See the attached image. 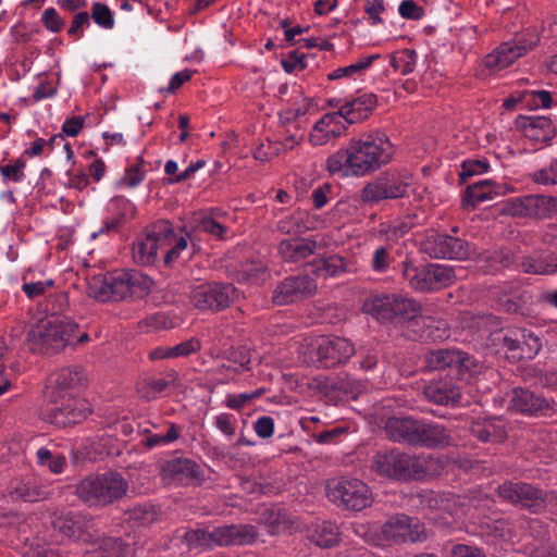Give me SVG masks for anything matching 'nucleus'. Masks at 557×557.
Here are the masks:
<instances>
[{
	"label": "nucleus",
	"instance_id": "f257e3e1",
	"mask_svg": "<svg viewBox=\"0 0 557 557\" xmlns=\"http://www.w3.org/2000/svg\"><path fill=\"white\" fill-rule=\"evenodd\" d=\"M393 154L394 146L384 133L367 134L329 156L326 170L344 177L363 176L388 163Z\"/></svg>",
	"mask_w": 557,
	"mask_h": 557
},
{
	"label": "nucleus",
	"instance_id": "f03ea898",
	"mask_svg": "<svg viewBox=\"0 0 557 557\" xmlns=\"http://www.w3.org/2000/svg\"><path fill=\"white\" fill-rule=\"evenodd\" d=\"M152 280L137 270H114L96 276L89 283V294L100 301L143 298L151 290Z\"/></svg>",
	"mask_w": 557,
	"mask_h": 557
},
{
	"label": "nucleus",
	"instance_id": "7ed1b4c3",
	"mask_svg": "<svg viewBox=\"0 0 557 557\" xmlns=\"http://www.w3.org/2000/svg\"><path fill=\"white\" fill-rule=\"evenodd\" d=\"M360 528L364 530V541L375 546L422 543L429 537L424 523L407 515L393 516L382 525Z\"/></svg>",
	"mask_w": 557,
	"mask_h": 557
},
{
	"label": "nucleus",
	"instance_id": "20e7f679",
	"mask_svg": "<svg viewBox=\"0 0 557 557\" xmlns=\"http://www.w3.org/2000/svg\"><path fill=\"white\" fill-rule=\"evenodd\" d=\"M128 482L113 471L96 473L82 479L75 487L76 496L89 506L104 507L126 495Z\"/></svg>",
	"mask_w": 557,
	"mask_h": 557
},
{
	"label": "nucleus",
	"instance_id": "39448f33",
	"mask_svg": "<svg viewBox=\"0 0 557 557\" xmlns=\"http://www.w3.org/2000/svg\"><path fill=\"white\" fill-rule=\"evenodd\" d=\"M78 325L61 318H46L27 333V345L33 352L52 355L74 343Z\"/></svg>",
	"mask_w": 557,
	"mask_h": 557
},
{
	"label": "nucleus",
	"instance_id": "423d86ee",
	"mask_svg": "<svg viewBox=\"0 0 557 557\" xmlns=\"http://www.w3.org/2000/svg\"><path fill=\"white\" fill-rule=\"evenodd\" d=\"M326 496L343 510L361 511L373 503L371 488L357 478H335L327 481Z\"/></svg>",
	"mask_w": 557,
	"mask_h": 557
},
{
	"label": "nucleus",
	"instance_id": "0eeeda50",
	"mask_svg": "<svg viewBox=\"0 0 557 557\" xmlns=\"http://www.w3.org/2000/svg\"><path fill=\"white\" fill-rule=\"evenodd\" d=\"M401 265L404 278L417 292H437L453 285L456 281V274L448 265L429 263L418 267L409 259L404 260Z\"/></svg>",
	"mask_w": 557,
	"mask_h": 557
},
{
	"label": "nucleus",
	"instance_id": "6e6552de",
	"mask_svg": "<svg viewBox=\"0 0 557 557\" xmlns=\"http://www.w3.org/2000/svg\"><path fill=\"white\" fill-rule=\"evenodd\" d=\"M412 181L413 177L408 171L391 170L381 173L362 188L360 199L364 203L372 205L382 200L404 198L407 196Z\"/></svg>",
	"mask_w": 557,
	"mask_h": 557
},
{
	"label": "nucleus",
	"instance_id": "1a4fd4ad",
	"mask_svg": "<svg viewBox=\"0 0 557 557\" xmlns=\"http://www.w3.org/2000/svg\"><path fill=\"white\" fill-rule=\"evenodd\" d=\"M371 314L379 321H411L423 313L419 301L405 295H383L375 297L370 306Z\"/></svg>",
	"mask_w": 557,
	"mask_h": 557
},
{
	"label": "nucleus",
	"instance_id": "9d476101",
	"mask_svg": "<svg viewBox=\"0 0 557 557\" xmlns=\"http://www.w3.org/2000/svg\"><path fill=\"white\" fill-rule=\"evenodd\" d=\"M498 496L510 504L518 505L533 513L542 512L548 503L554 500L555 493H545L525 482L505 481L497 487Z\"/></svg>",
	"mask_w": 557,
	"mask_h": 557
},
{
	"label": "nucleus",
	"instance_id": "9b49d317",
	"mask_svg": "<svg viewBox=\"0 0 557 557\" xmlns=\"http://www.w3.org/2000/svg\"><path fill=\"white\" fill-rule=\"evenodd\" d=\"M355 355L354 344L343 337L321 336L309 350V360L320 368H333L347 362Z\"/></svg>",
	"mask_w": 557,
	"mask_h": 557
},
{
	"label": "nucleus",
	"instance_id": "f8f14e48",
	"mask_svg": "<svg viewBox=\"0 0 557 557\" xmlns=\"http://www.w3.org/2000/svg\"><path fill=\"white\" fill-rule=\"evenodd\" d=\"M238 298L237 288L230 283H205L193 287L189 302L201 311H221Z\"/></svg>",
	"mask_w": 557,
	"mask_h": 557
},
{
	"label": "nucleus",
	"instance_id": "ddd939ff",
	"mask_svg": "<svg viewBox=\"0 0 557 557\" xmlns=\"http://www.w3.org/2000/svg\"><path fill=\"white\" fill-rule=\"evenodd\" d=\"M506 210L516 218L533 220L557 219V196L530 194L515 197L507 201Z\"/></svg>",
	"mask_w": 557,
	"mask_h": 557
},
{
	"label": "nucleus",
	"instance_id": "4468645a",
	"mask_svg": "<svg viewBox=\"0 0 557 557\" xmlns=\"http://www.w3.org/2000/svg\"><path fill=\"white\" fill-rule=\"evenodd\" d=\"M174 230L169 221L153 223L147 233L139 237L133 246V256L139 264H152L157 260L159 249L171 243Z\"/></svg>",
	"mask_w": 557,
	"mask_h": 557
},
{
	"label": "nucleus",
	"instance_id": "2eb2a0df",
	"mask_svg": "<svg viewBox=\"0 0 557 557\" xmlns=\"http://www.w3.org/2000/svg\"><path fill=\"white\" fill-rule=\"evenodd\" d=\"M420 249L434 259L465 260L471 255L468 242L447 234L429 231L420 242Z\"/></svg>",
	"mask_w": 557,
	"mask_h": 557
},
{
	"label": "nucleus",
	"instance_id": "dca6fc26",
	"mask_svg": "<svg viewBox=\"0 0 557 557\" xmlns=\"http://www.w3.org/2000/svg\"><path fill=\"white\" fill-rule=\"evenodd\" d=\"M425 367L431 371L455 369L458 375L480 373L482 364L469 354L458 349H436L424 356Z\"/></svg>",
	"mask_w": 557,
	"mask_h": 557
},
{
	"label": "nucleus",
	"instance_id": "f3484780",
	"mask_svg": "<svg viewBox=\"0 0 557 557\" xmlns=\"http://www.w3.org/2000/svg\"><path fill=\"white\" fill-rule=\"evenodd\" d=\"M507 359L520 361L533 359L542 348L541 338L532 331L521 327L507 330L502 339Z\"/></svg>",
	"mask_w": 557,
	"mask_h": 557
},
{
	"label": "nucleus",
	"instance_id": "a211bd4d",
	"mask_svg": "<svg viewBox=\"0 0 557 557\" xmlns=\"http://www.w3.org/2000/svg\"><path fill=\"white\" fill-rule=\"evenodd\" d=\"M42 412V419L58 428H66L83 422L90 414L89 404L73 396L60 399Z\"/></svg>",
	"mask_w": 557,
	"mask_h": 557
},
{
	"label": "nucleus",
	"instance_id": "6ab92c4d",
	"mask_svg": "<svg viewBox=\"0 0 557 557\" xmlns=\"http://www.w3.org/2000/svg\"><path fill=\"white\" fill-rule=\"evenodd\" d=\"M413 455L397 449L377 453L372 469L381 476L400 481L413 480Z\"/></svg>",
	"mask_w": 557,
	"mask_h": 557
},
{
	"label": "nucleus",
	"instance_id": "aec40b11",
	"mask_svg": "<svg viewBox=\"0 0 557 557\" xmlns=\"http://www.w3.org/2000/svg\"><path fill=\"white\" fill-rule=\"evenodd\" d=\"M315 292L317 284L310 276H289L276 286L272 300L278 306H284L311 297Z\"/></svg>",
	"mask_w": 557,
	"mask_h": 557
},
{
	"label": "nucleus",
	"instance_id": "412c9836",
	"mask_svg": "<svg viewBox=\"0 0 557 557\" xmlns=\"http://www.w3.org/2000/svg\"><path fill=\"white\" fill-rule=\"evenodd\" d=\"M86 379L79 368H62L49 377L50 398L53 403L72 396L73 392L79 391L85 385Z\"/></svg>",
	"mask_w": 557,
	"mask_h": 557
},
{
	"label": "nucleus",
	"instance_id": "4be33fe9",
	"mask_svg": "<svg viewBox=\"0 0 557 557\" xmlns=\"http://www.w3.org/2000/svg\"><path fill=\"white\" fill-rule=\"evenodd\" d=\"M159 474L165 484H175L188 480H199L203 472L195 460L177 457L163 461L160 465Z\"/></svg>",
	"mask_w": 557,
	"mask_h": 557
},
{
	"label": "nucleus",
	"instance_id": "5701e85b",
	"mask_svg": "<svg viewBox=\"0 0 557 557\" xmlns=\"http://www.w3.org/2000/svg\"><path fill=\"white\" fill-rule=\"evenodd\" d=\"M51 523L55 531L70 540L90 542L92 539L88 531L90 519L79 512L57 513Z\"/></svg>",
	"mask_w": 557,
	"mask_h": 557
},
{
	"label": "nucleus",
	"instance_id": "b1692460",
	"mask_svg": "<svg viewBox=\"0 0 557 557\" xmlns=\"http://www.w3.org/2000/svg\"><path fill=\"white\" fill-rule=\"evenodd\" d=\"M512 187L505 183H498L493 180H482L467 187L462 197V207L474 209L480 203L493 200L498 196H504L512 191Z\"/></svg>",
	"mask_w": 557,
	"mask_h": 557
},
{
	"label": "nucleus",
	"instance_id": "393cba45",
	"mask_svg": "<svg viewBox=\"0 0 557 557\" xmlns=\"http://www.w3.org/2000/svg\"><path fill=\"white\" fill-rule=\"evenodd\" d=\"M50 496V490L47 485L35 478H24L11 482L7 497L12 502H41Z\"/></svg>",
	"mask_w": 557,
	"mask_h": 557
},
{
	"label": "nucleus",
	"instance_id": "a878e982",
	"mask_svg": "<svg viewBox=\"0 0 557 557\" xmlns=\"http://www.w3.org/2000/svg\"><path fill=\"white\" fill-rule=\"evenodd\" d=\"M346 125L337 112L326 113L315 122L309 135V141L313 146H323L342 136Z\"/></svg>",
	"mask_w": 557,
	"mask_h": 557
},
{
	"label": "nucleus",
	"instance_id": "bb28decb",
	"mask_svg": "<svg viewBox=\"0 0 557 557\" xmlns=\"http://www.w3.org/2000/svg\"><path fill=\"white\" fill-rule=\"evenodd\" d=\"M318 248L314 239L308 237H290L282 239L277 245L280 258L287 263H297L312 256Z\"/></svg>",
	"mask_w": 557,
	"mask_h": 557
},
{
	"label": "nucleus",
	"instance_id": "cd10ccee",
	"mask_svg": "<svg viewBox=\"0 0 557 557\" xmlns=\"http://www.w3.org/2000/svg\"><path fill=\"white\" fill-rule=\"evenodd\" d=\"M453 442L450 432L442 424L419 420L414 446L437 448L449 446Z\"/></svg>",
	"mask_w": 557,
	"mask_h": 557
},
{
	"label": "nucleus",
	"instance_id": "c85d7f7f",
	"mask_svg": "<svg viewBox=\"0 0 557 557\" xmlns=\"http://www.w3.org/2000/svg\"><path fill=\"white\" fill-rule=\"evenodd\" d=\"M211 532L212 545H243L255 540L253 527L244 524L223 525L213 529Z\"/></svg>",
	"mask_w": 557,
	"mask_h": 557
},
{
	"label": "nucleus",
	"instance_id": "c756f323",
	"mask_svg": "<svg viewBox=\"0 0 557 557\" xmlns=\"http://www.w3.org/2000/svg\"><path fill=\"white\" fill-rule=\"evenodd\" d=\"M531 47L516 42H505L484 58V65L491 71H500L508 67L517 59L524 55Z\"/></svg>",
	"mask_w": 557,
	"mask_h": 557
},
{
	"label": "nucleus",
	"instance_id": "7c9ffc66",
	"mask_svg": "<svg viewBox=\"0 0 557 557\" xmlns=\"http://www.w3.org/2000/svg\"><path fill=\"white\" fill-rule=\"evenodd\" d=\"M423 393L428 400L442 406L457 405L461 398L460 387L450 380L431 381Z\"/></svg>",
	"mask_w": 557,
	"mask_h": 557
},
{
	"label": "nucleus",
	"instance_id": "2f4dec72",
	"mask_svg": "<svg viewBox=\"0 0 557 557\" xmlns=\"http://www.w3.org/2000/svg\"><path fill=\"white\" fill-rule=\"evenodd\" d=\"M519 268L528 274L553 275L557 273V252L533 251L521 259Z\"/></svg>",
	"mask_w": 557,
	"mask_h": 557
},
{
	"label": "nucleus",
	"instance_id": "473e14b6",
	"mask_svg": "<svg viewBox=\"0 0 557 557\" xmlns=\"http://www.w3.org/2000/svg\"><path fill=\"white\" fill-rule=\"evenodd\" d=\"M375 106L376 96L373 94H363L343 103L337 113L347 123L352 124L366 119Z\"/></svg>",
	"mask_w": 557,
	"mask_h": 557
},
{
	"label": "nucleus",
	"instance_id": "72a5a7b5",
	"mask_svg": "<svg viewBox=\"0 0 557 557\" xmlns=\"http://www.w3.org/2000/svg\"><path fill=\"white\" fill-rule=\"evenodd\" d=\"M470 431L484 443H500L507 437L505 424L499 418H479L471 423Z\"/></svg>",
	"mask_w": 557,
	"mask_h": 557
},
{
	"label": "nucleus",
	"instance_id": "f704fd0d",
	"mask_svg": "<svg viewBox=\"0 0 557 557\" xmlns=\"http://www.w3.org/2000/svg\"><path fill=\"white\" fill-rule=\"evenodd\" d=\"M419 420L410 417H392L384 426L386 436L394 442L413 445Z\"/></svg>",
	"mask_w": 557,
	"mask_h": 557
},
{
	"label": "nucleus",
	"instance_id": "c9c22d12",
	"mask_svg": "<svg viewBox=\"0 0 557 557\" xmlns=\"http://www.w3.org/2000/svg\"><path fill=\"white\" fill-rule=\"evenodd\" d=\"M524 136L535 143H546L555 135V127L546 116H524L519 121Z\"/></svg>",
	"mask_w": 557,
	"mask_h": 557
},
{
	"label": "nucleus",
	"instance_id": "e433bc0d",
	"mask_svg": "<svg viewBox=\"0 0 557 557\" xmlns=\"http://www.w3.org/2000/svg\"><path fill=\"white\" fill-rule=\"evenodd\" d=\"M510 408L521 413L536 414L548 409V403L529 389L516 387L512 389Z\"/></svg>",
	"mask_w": 557,
	"mask_h": 557
},
{
	"label": "nucleus",
	"instance_id": "4c0bfd02",
	"mask_svg": "<svg viewBox=\"0 0 557 557\" xmlns=\"http://www.w3.org/2000/svg\"><path fill=\"white\" fill-rule=\"evenodd\" d=\"M311 272L322 278L335 277L350 271L348 262L338 255L320 258L310 263Z\"/></svg>",
	"mask_w": 557,
	"mask_h": 557
},
{
	"label": "nucleus",
	"instance_id": "58836bf2",
	"mask_svg": "<svg viewBox=\"0 0 557 557\" xmlns=\"http://www.w3.org/2000/svg\"><path fill=\"white\" fill-rule=\"evenodd\" d=\"M413 480H423L440 475L447 466L443 456H413Z\"/></svg>",
	"mask_w": 557,
	"mask_h": 557
},
{
	"label": "nucleus",
	"instance_id": "ea45409f",
	"mask_svg": "<svg viewBox=\"0 0 557 557\" xmlns=\"http://www.w3.org/2000/svg\"><path fill=\"white\" fill-rule=\"evenodd\" d=\"M175 380L176 372L172 371L162 377H151L138 382L136 391L141 399L150 401L158 398Z\"/></svg>",
	"mask_w": 557,
	"mask_h": 557
},
{
	"label": "nucleus",
	"instance_id": "a19ab883",
	"mask_svg": "<svg viewBox=\"0 0 557 557\" xmlns=\"http://www.w3.org/2000/svg\"><path fill=\"white\" fill-rule=\"evenodd\" d=\"M182 430L183 428L177 425L176 423L165 421L161 425L160 433H152L150 431H147V435L141 443L148 449H152L154 447L160 446H168L176 442L181 437Z\"/></svg>",
	"mask_w": 557,
	"mask_h": 557
},
{
	"label": "nucleus",
	"instance_id": "79ce46f5",
	"mask_svg": "<svg viewBox=\"0 0 557 557\" xmlns=\"http://www.w3.org/2000/svg\"><path fill=\"white\" fill-rule=\"evenodd\" d=\"M309 539L320 547H333L339 541L337 527L329 521L315 523L309 530Z\"/></svg>",
	"mask_w": 557,
	"mask_h": 557
},
{
	"label": "nucleus",
	"instance_id": "37998d69",
	"mask_svg": "<svg viewBox=\"0 0 557 557\" xmlns=\"http://www.w3.org/2000/svg\"><path fill=\"white\" fill-rule=\"evenodd\" d=\"M417 52L413 49H401L391 54V66L395 72L401 75H408L413 72L417 65Z\"/></svg>",
	"mask_w": 557,
	"mask_h": 557
},
{
	"label": "nucleus",
	"instance_id": "c03bdc74",
	"mask_svg": "<svg viewBox=\"0 0 557 557\" xmlns=\"http://www.w3.org/2000/svg\"><path fill=\"white\" fill-rule=\"evenodd\" d=\"M174 327L172 319L163 312H156L145 317L137 323V329L141 333H154L162 330Z\"/></svg>",
	"mask_w": 557,
	"mask_h": 557
},
{
	"label": "nucleus",
	"instance_id": "a18cd8bd",
	"mask_svg": "<svg viewBox=\"0 0 557 557\" xmlns=\"http://www.w3.org/2000/svg\"><path fill=\"white\" fill-rule=\"evenodd\" d=\"M26 160L23 157H18L12 160L10 163L2 165L0 169V175L3 184L9 183H22L26 178Z\"/></svg>",
	"mask_w": 557,
	"mask_h": 557
},
{
	"label": "nucleus",
	"instance_id": "49530a36",
	"mask_svg": "<svg viewBox=\"0 0 557 557\" xmlns=\"http://www.w3.org/2000/svg\"><path fill=\"white\" fill-rule=\"evenodd\" d=\"M146 173L145 161L139 157L136 162L125 169L124 175L119 184L124 187L134 188L145 180Z\"/></svg>",
	"mask_w": 557,
	"mask_h": 557
},
{
	"label": "nucleus",
	"instance_id": "de8ad7c7",
	"mask_svg": "<svg viewBox=\"0 0 557 557\" xmlns=\"http://www.w3.org/2000/svg\"><path fill=\"white\" fill-rule=\"evenodd\" d=\"M391 246H377L372 253L370 265L375 273H386L394 262Z\"/></svg>",
	"mask_w": 557,
	"mask_h": 557
},
{
	"label": "nucleus",
	"instance_id": "09e8293b",
	"mask_svg": "<svg viewBox=\"0 0 557 557\" xmlns=\"http://www.w3.org/2000/svg\"><path fill=\"white\" fill-rule=\"evenodd\" d=\"M188 242L191 243V247L194 248V250L198 248V246L194 242V236L191 233H188L186 236L181 237H176V235L174 234L171 239V243L168 245V247L171 245L173 246L170 249H168L165 253V264H171L172 262L176 261L181 257L182 251L187 249Z\"/></svg>",
	"mask_w": 557,
	"mask_h": 557
},
{
	"label": "nucleus",
	"instance_id": "8fccbe9b",
	"mask_svg": "<svg viewBox=\"0 0 557 557\" xmlns=\"http://www.w3.org/2000/svg\"><path fill=\"white\" fill-rule=\"evenodd\" d=\"M99 556L97 557H126L127 546L115 537H104L98 542Z\"/></svg>",
	"mask_w": 557,
	"mask_h": 557
},
{
	"label": "nucleus",
	"instance_id": "3c124183",
	"mask_svg": "<svg viewBox=\"0 0 557 557\" xmlns=\"http://www.w3.org/2000/svg\"><path fill=\"white\" fill-rule=\"evenodd\" d=\"M530 177L534 184L542 186H556L557 158L553 159L547 165L532 172Z\"/></svg>",
	"mask_w": 557,
	"mask_h": 557
},
{
	"label": "nucleus",
	"instance_id": "603ef678",
	"mask_svg": "<svg viewBox=\"0 0 557 557\" xmlns=\"http://www.w3.org/2000/svg\"><path fill=\"white\" fill-rule=\"evenodd\" d=\"M158 519L157 510L152 505H136L129 510V520L138 525H150Z\"/></svg>",
	"mask_w": 557,
	"mask_h": 557
},
{
	"label": "nucleus",
	"instance_id": "864d4df0",
	"mask_svg": "<svg viewBox=\"0 0 557 557\" xmlns=\"http://www.w3.org/2000/svg\"><path fill=\"white\" fill-rule=\"evenodd\" d=\"M90 17L94 22L104 28L112 29L114 27L115 21L114 16L110 10V8L103 3L95 2L91 5V15Z\"/></svg>",
	"mask_w": 557,
	"mask_h": 557
},
{
	"label": "nucleus",
	"instance_id": "5fc2aeb1",
	"mask_svg": "<svg viewBox=\"0 0 557 557\" xmlns=\"http://www.w3.org/2000/svg\"><path fill=\"white\" fill-rule=\"evenodd\" d=\"M184 542L189 548L211 547V532L201 529L189 530L184 534Z\"/></svg>",
	"mask_w": 557,
	"mask_h": 557
},
{
	"label": "nucleus",
	"instance_id": "6e6d98bb",
	"mask_svg": "<svg viewBox=\"0 0 557 557\" xmlns=\"http://www.w3.org/2000/svg\"><path fill=\"white\" fill-rule=\"evenodd\" d=\"M490 169V163L486 159H467L461 164V172L459 174L462 181L468 177L486 173Z\"/></svg>",
	"mask_w": 557,
	"mask_h": 557
},
{
	"label": "nucleus",
	"instance_id": "4d7b16f0",
	"mask_svg": "<svg viewBox=\"0 0 557 557\" xmlns=\"http://www.w3.org/2000/svg\"><path fill=\"white\" fill-rule=\"evenodd\" d=\"M363 10L368 16V22L370 25L375 26L383 24L384 20L382 14L387 10L384 0H366Z\"/></svg>",
	"mask_w": 557,
	"mask_h": 557
},
{
	"label": "nucleus",
	"instance_id": "13d9d810",
	"mask_svg": "<svg viewBox=\"0 0 557 557\" xmlns=\"http://www.w3.org/2000/svg\"><path fill=\"white\" fill-rule=\"evenodd\" d=\"M490 533L504 542H513L516 537L513 524L506 519L495 520L490 527Z\"/></svg>",
	"mask_w": 557,
	"mask_h": 557
},
{
	"label": "nucleus",
	"instance_id": "bf43d9fd",
	"mask_svg": "<svg viewBox=\"0 0 557 557\" xmlns=\"http://www.w3.org/2000/svg\"><path fill=\"white\" fill-rule=\"evenodd\" d=\"M54 286V281L48 278L45 281L27 282L23 276L22 290L29 299H35L46 294V292Z\"/></svg>",
	"mask_w": 557,
	"mask_h": 557
},
{
	"label": "nucleus",
	"instance_id": "052dcab7",
	"mask_svg": "<svg viewBox=\"0 0 557 557\" xmlns=\"http://www.w3.org/2000/svg\"><path fill=\"white\" fill-rule=\"evenodd\" d=\"M306 58L307 57L305 53L298 50H293L288 52L286 58H283L281 60V65L283 70L288 74H292L297 71H304L307 67Z\"/></svg>",
	"mask_w": 557,
	"mask_h": 557
},
{
	"label": "nucleus",
	"instance_id": "680f3d73",
	"mask_svg": "<svg viewBox=\"0 0 557 557\" xmlns=\"http://www.w3.org/2000/svg\"><path fill=\"white\" fill-rule=\"evenodd\" d=\"M195 232L208 233L218 239H224L227 228L210 216H202L198 221Z\"/></svg>",
	"mask_w": 557,
	"mask_h": 557
},
{
	"label": "nucleus",
	"instance_id": "e2e57ef3",
	"mask_svg": "<svg viewBox=\"0 0 557 557\" xmlns=\"http://www.w3.org/2000/svg\"><path fill=\"white\" fill-rule=\"evenodd\" d=\"M236 419L233 414L222 412L214 417V425L215 428L223 433L226 437L231 438L235 435Z\"/></svg>",
	"mask_w": 557,
	"mask_h": 557
},
{
	"label": "nucleus",
	"instance_id": "0e129e2a",
	"mask_svg": "<svg viewBox=\"0 0 557 557\" xmlns=\"http://www.w3.org/2000/svg\"><path fill=\"white\" fill-rule=\"evenodd\" d=\"M201 349V343L198 338H188L172 347V355L174 358L187 357L198 352Z\"/></svg>",
	"mask_w": 557,
	"mask_h": 557
},
{
	"label": "nucleus",
	"instance_id": "69168bd1",
	"mask_svg": "<svg viewBox=\"0 0 557 557\" xmlns=\"http://www.w3.org/2000/svg\"><path fill=\"white\" fill-rule=\"evenodd\" d=\"M230 361H232L235 366L243 371L250 370L251 363V351L247 347L243 346L236 350H233L230 355Z\"/></svg>",
	"mask_w": 557,
	"mask_h": 557
},
{
	"label": "nucleus",
	"instance_id": "338daca9",
	"mask_svg": "<svg viewBox=\"0 0 557 557\" xmlns=\"http://www.w3.org/2000/svg\"><path fill=\"white\" fill-rule=\"evenodd\" d=\"M420 504L424 507L431 509H447L448 507L445 505V499L442 495L436 494L433 491H423L419 494Z\"/></svg>",
	"mask_w": 557,
	"mask_h": 557
},
{
	"label": "nucleus",
	"instance_id": "774afa93",
	"mask_svg": "<svg viewBox=\"0 0 557 557\" xmlns=\"http://www.w3.org/2000/svg\"><path fill=\"white\" fill-rule=\"evenodd\" d=\"M301 216L299 213H293L288 216L281 219L276 228L283 234L298 233L301 228Z\"/></svg>",
	"mask_w": 557,
	"mask_h": 557
}]
</instances>
